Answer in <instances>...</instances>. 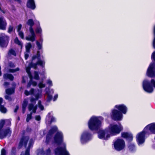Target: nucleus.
<instances>
[{
  "instance_id": "obj_64",
  "label": "nucleus",
  "mask_w": 155,
  "mask_h": 155,
  "mask_svg": "<svg viewBox=\"0 0 155 155\" xmlns=\"http://www.w3.org/2000/svg\"><path fill=\"white\" fill-rule=\"evenodd\" d=\"M1 67L0 66V71H1Z\"/></svg>"
},
{
  "instance_id": "obj_32",
  "label": "nucleus",
  "mask_w": 155,
  "mask_h": 155,
  "mask_svg": "<svg viewBox=\"0 0 155 155\" xmlns=\"http://www.w3.org/2000/svg\"><path fill=\"white\" fill-rule=\"evenodd\" d=\"M14 89L13 88L8 89L6 90L7 94L10 95L14 92Z\"/></svg>"
},
{
  "instance_id": "obj_56",
  "label": "nucleus",
  "mask_w": 155,
  "mask_h": 155,
  "mask_svg": "<svg viewBox=\"0 0 155 155\" xmlns=\"http://www.w3.org/2000/svg\"><path fill=\"white\" fill-rule=\"evenodd\" d=\"M9 66L11 67H15V65L13 63H11L9 64Z\"/></svg>"
},
{
  "instance_id": "obj_22",
  "label": "nucleus",
  "mask_w": 155,
  "mask_h": 155,
  "mask_svg": "<svg viewBox=\"0 0 155 155\" xmlns=\"http://www.w3.org/2000/svg\"><path fill=\"white\" fill-rule=\"evenodd\" d=\"M32 140H30L29 141L28 148L25 151V153L23 152H22L20 155H29V149L32 146Z\"/></svg>"
},
{
  "instance_id": "obj_54",
  "label": "nucleus",
  "mask_w": 155,
  "mask_h": 155,
  "mask_svg": "<svg viewBox=\"0 0 155 155\" xmlns=\"http://www.w3.org/2000/svg\"><path fill=\"white\" fill-rule=\"evenodd\" d=\"M152 57L155 61V52H153L152 54Z\"/></svg>"
},
{
  "instance_id": "obj_1",
  "label": "nucleus",
  "mask_w": 155,
  "mask_h": 155,
  "mask_svg": "<svg viewBox=\"0 0 155 155\" xmlns=\"http://www.w3.org/2000/svg\"><path fill=\"white\" fill-rule=\"evenodd\" d=\"M123 127L120 124H110L104 130H100L98 133L99 138L107 140L111 136H115L119 134L122 130Z\"/></svg>"
},
{
  "instance_id": "obj_10",
  "label": "nucleus",
  "mask_w": 155,
  "mask_h": 155,
  "mask_svg": "<svg viewBox=\"0 0 155 155\" xmlns=\"http://www.w3.org/2000/svg\"><path fill=\"white\" fill-rule=\"evenodd\" d=\"M111 117L115 120H120L122 119L123 115L121 112L115 108L112 110Z\"/></svg>"
},
{
  "instance_id": "obj_13",
  "label": "nucleus",
  "mask_w": 155,
  "mask_h": 155,
  "mask_svg": "<svg viewBox=\"0 0 155 155\" xmlns=\"http://www.w3.org/2000/svg\"><path fill=\"white\" fill-rule=\"evenodd\" d=\"M147 73L149 76L153 77L155 74V64L151 63L147 70Z\"/></svg>"
},
{
  "instance_id": "obj_59",
  "label": "nucleus",
  "mask_w": 155,
  "mask_h": 155,
  "mask_svg": "<svg viewBox=\"0 0 155 155\" xmlns=\"http://www.w3.org/2000/svg\"><path fill=\"white\" fill-rule=\"evenodd\" d=\"M40 40L41 42H42L43 41V39L42 38H41L40 39Z\"/></svg>"
},
{
  "instance_id": "obj_37",
  "label": "nucleus",
  "mask_w": 155,
  "mask_h": 155,
  "mask_svg": "<svg viewBox=\"0 0 155 155\" xmlns=\"http://www.w3.org/2000/svg\"><path fill=\"white\" fill-rule=\"evenodd\" d=\"M19 70V68H17L15 69H9L8 70V71L10 72L14 73Z\"/></svg>"
},
{
  "instance_id": "obj_21",
  "label": "nucleus",
  "mask_w": 155,
  "mask_h": 155,
  "mask_svg": "<svg viewBox=\"0 0 155 155\" xmlns=\"http://www.w3.org/2000/svg\"><path fill=\"white\" fill-rule=\"evenodd\" d=\"M27 6L32 9H34L35 8V5L34 0H28Z\"/></svg>"
},
{
  "instance_id": "obj_42",
  "label": "nucleus",
  "mask_w": 155,
  "mask_h": 155,
  "mask_svg": "<svg viewBox=\"0 0 155 155\" xmlns=\"http://www.w3.org/2000/svg\"><path fill=\"white\" fill-rule=\"evenodd\" d=\"M32 114V112L29 114H28L27 115V117L26 118V121L28 122L31 119V115Z\"/></svg>"
},
{
  "instance_id": "obj_45",
  "label": "nucleus",
  "mask_w": 155,
  "mask_h": 155,
  "mask_svg": "<svg viewBox=\"0 0 155 155\" xmlns=\"http://www.w3.org/2000/svg\"><path fill=\"white\" fill-rule=\"evenodd\" d=\"M13 27L12 26H10L8 29V32L10 33L12 32L13 30Z\"/></svg>"
},
{
  "instance_id": "obj_23",
  "label": "nucleus",
  "mask_w": 155,
  "mask_h": 155,
  "mask_svg": "<svg viewBox=\"0 0 155 155\" xmlns=\"http://www.w3.org/2000/svg\"><path fill=\"white\" fill-rule=\"evenodd\" d=\"M146 128L149 129L152 133L155 134V123H152L147 125Z\"/></svg>"
},
{
  "instance_id": "obj_53",
  "label": "nucleus",
  "mask_w": 155,
  "mask_h": 155,
  "mask_svg": "<svg viewBox=\"0 0 155 155\" xmlns=\"http://www.w3.org/2000/svg\"><path fill=\"white\" fill-rule=\"evenodd\" d=\"M154 33L155 35V38L153 42V46L155 48V26L154 28Z\"/></svg>"
},
{
  "instance_id": "obj_61",
  "label": "nucleus",
  "mask_w": 155,
  "mask_h": 155,
  "mask_svg": "<svg viewBox=\"0 0 155 155\" xmlns=\"http://www.w3.org/2000/svg\"><path fill=\"white\" fill-rule=\"evenodd\" d=\"M1 74H2V73H1V71H0V76L1 75Z\"/></svg>"
},
{
  "instance_id": "obj_5",
  "label": "nucleus",
  "mask_w": 155,
  "mask_h": 155,
  "mask_svg": "<svg viewBox=\"0 0 155 155\" xmlns=\"http://www.w3.org/2000/svg\"><path fill=\"white\" fill-rule=\"evenodd\" d=\"M5 123L8 124H11V121L9 120H2L0 121V139H1L7 136H10L11 134V131L9 128L2 130Z\"/></svg>"
},
{
  "instance_id": "obj_8",
  "label": "nucleus",
  "mask_w": 155,
  "mask_h": 155,
  "mask_svg": "<svg viewBox=\"0 0 155 155\" xmlns=\"http://www.w3.org/2000/svg\"><path fill=\"white\" fill-rule=\"evenodd\" d=\"M114 146L116 150L120 151L123 150L125 147L124 140L121 139H117L114 143Z\"/></svg>"
},
{
  "instance_id": "obj_33",
  "label": "nucleus",
  "mask_w": 155,
  "mask_h": 155,
  "mask_svg": "<svg viewBox=\"0 0 155 155\" xmlns=\"http://www.w3.org/2000/svg\"><path fill=\"white\" fill-rule=\"evenodd\" d=\"M34 78L35 80H38L39 79V77L38 72L35 71L34 73Z\"/></svg>"
},
{
  "instance_id": "obj_16",
  "label": "nucleus",
  "mask_w": 155,
  "mask_h": 155,
  "mask_svg": "<svg viewBox=\"0 0 155 155\" xmlns=\"http://www.w3.org/2000/svg\"><path fill=\"white\" fill-rule=\"evenodd\" d=\"M56 119L52 116L51 115V113H48L46 118V123L47 124H50L53 122L55 121Z\"/></svg>"
},
{
  "instance_id": "obj_38",
  "label": "nucleus",
  "mask_w": 155,
  "mask_h": 155,
  "mask_svg": "<svg viewBox=\"0 0 155 155\" xmlns=\"http://www.w3.org/2000/svg\"><path fill=\"white\" fill-rule=\"evenodd\" d=\"M38 86L40 88H44L45 87V84L43 83V82L42 81L41 82H40L38 84Z\"/></svg>"
},
{
  "instance_id": "obj_40",
  "label": "nucleus",
  "mask_w": 155,
  "mask_h": 155,
  "mask_svg": "<svg viewBox=\"0 0 155 155\" xmlns=\"http://www.w3.org/2000/svg\"><path fill=\"white\" fill-rule=\"evenodd\" d=\"M44 153L45 154V155H50L51 153V150L50 148H48Z\"/></svg>"
},
{
  "instance_id": "obj_43",
  "label": "nucleus",
  "mask_w": 155,
  "mask_h": 155,
  "mask_svg": "<svg viewBox=\"0 0 155 155\" xmlns=\"http://www.w3.org/2000/svg\"><path fill=\"white\" fill-rule=\"evenodd\" d=\"M18 34L22 39H24V33L22 31H19Z\"/></svg>"
},
{
  "instance_id": "obj_12",
  "label": "nucleus",
  "mask_w": 155,
  "mask_h": 155,
  "mask_svg": "<svg viewBox=\"0 0 155 155\" xmlns=\"http://www.w3.org/2000/svg\"><path fill=\"white\" fill-rule=\"evenodd\" d=\"M145 134V132L143 131L137 135L136 138L139 145L142 144L144 142Z\"/></svg>"
},
{
  "instance_id": "obj_2",
  "label": "nucleus",
  "mask_w": 155,
  "mask_h": 155,
  "mask_svg": "<svg viewBox=\"0 0 155 155\" xmlns=\"http://www.w3.org/2000/svg\"><path fill=\"white\" fill-rule=\"evenodd\" d=\"M54 142L59 146L55 150L56 155H70L66 150V144L63 142V135L61 131H58L54 138Z\"/></svg>"
},
{
  "instance_id": "obj_63",
  "label": "nucleus",
  "mask_w": 155,
  "mask_h": 155,
  "mask_svg": "<svg viewBox=\"0 0 155 155\" xmlns=\"http://www.w3.org/2000/svg\"><path fill=\"white\" fill-rule=\"evenodd\" d=\"M43 78H46V77H43Z\"/></svg>"
},
{
  "instance_id": "obj_48",
  "label": "nucleus",
  "mask_w": 155,
  "mask_h": 155,
  "mask_svg": "<svg viewBox=\"0 0 155 155\" xmlns=\"http://www.w3.org/2000/svg\"><path fill=\"white\" fill-rule=\"evenodd\" d=\"M5 98L6 99L8 100L9 101H10L11 100L10 97L8 95H5Z\"/></svg>"
},
{
  "instance_id": "obj_55",
  "label": "nucleus",
  "mask_w": 155,
  "mask_h": 155,
  "mask_svg": "<svg viewBox=\"0 0 155 155\" xmlns=\"http://www.w3.org/2000/svg\"><path fill=\"white\" fill-rule=\"evenodd\" d=\"M58 97V94H56L55 95V96L54 97V101H55L56 100V99Z\"/></svg>"
},
{
  "instance_id": "obj_20",
  "label": "nucleus",
  "mask_w": 155,
  "mask_h": 155,
  "mask_svg": "<svg viewBox=\"0 0 155 155\" xmlns=\"http://www.w3.org/2000/svg\"><path fill=\"white\" fill-rule=\"evenodd\" d=\"M121 135L123 137L126 138L129 141H131L133 140L132 135L130 133L123 132L121 133Z\"/></svg>"
},
{
  "instance_id": "obj_7",
  "label": "nucleus",
  "mask_w": 155,
  "mask_h": 155,
  "mask_svg": "<svg viewBox=\"0 0 155 155\" xmlns=\"http://www.w3.org/2000/svg\"><path fill=\"white\" fill-rule=\"evenodd\" d=\"M27 24L30 26L29 31L31 33V35H29L26 37V39L28 41H34L35 39L36 36L35 34L32 27L34 24V22L32 19H29L27 22Z\"/></svg>"
},
{
  "instance_id": "obj_57",
  "label": "nucleus",
  "mask_w": 155,
  "mask_h": 155,
  "mask_svg": "<svg viewBox=\"0 0 155 155\" xmlns=\"http://www.w3.org/2000/svg\"><path fill=\"white\" fill-rule=\"evenodd\" d=\"M18 106H16V108H15V110H14V112H16V111H17V110H18Z\"/></svg>"
},
{
  "instance_id": "obj_34",
  "label": "nucleus",
  "mask_w": 155,
  "mask_h": 155,
  "mask_svg": "<svg viewBox=\"0 0 155 155\" xmlns=\"http://www.w3.org/2000/svg\"><path fill=\"white\" fill-rule=\"evenodd\" d=\"M38 155H44L45 153L43 149L38 150L37 151Z\"/></svg>"
},
{
  "instance_id": "obj_39",
  "label": "nucleus",
  "mask_w": 155,
  "mask_h": 155,
  "mask_svg": "<svg viewBox=\"0 0 155 155\" xmlns=\"http://www.w3.org/2000/svg\"><path fill=\"white\" fill-rule=\"evenodd\" d=\"M38 105L39 108L41 110H43L44 109V107L41 104V101H39L38 103Z\"/></svg>"
},
{
  "instance_id": "obj_35",
  "label": "nucleus",
  "mask_w": 155,
  "mask_h": 155,
  "mask_svg": "<svg viewBox=\"0 0 155 155\" xmlns=\"http://www.w3.org/2000/svg\"><path fill=\"white\" fill-rule=\"evenodd\" d=\"M153 91L152 87L150 86H148L146 85V91L149 93H151Z\"/></svg>"
},
{
  "instance_id": "obj_9",
  "label": "nucleus",
  "mask_w": 155,
  "mask_h": 155,
  "mask_svg": "<svg viewBox=\"0 0 155 155\" xmlns=\"http://www.w3.org/2000/svg\"><path fill=\"white\" fill-rule=\"evenodd\" d=\"M91 138V135L88 131H84L81 134L80 141L81 143L84 144L90 140Z\"/></svg>"
},
{
  "instance_id": "obj_44",
  "label": "nucleus",
  "mask_w": 155,
  "mask_h": 155,
  "mask_svg": "<svg viewBox=\"0 0 155 155\" xmlns=\"http://www.w3.org/2000/svg\"><path fill=\"white\" fill-rule=\"evenodd\" d=\"M36 44L37 45L38 49H40L42 48V44H40V43L38 41H36Z\"/></svg>"
},
{
  "instance_id": "obj_29",
  "label": "nucleus",
  "mask_w": 155,
  "mask_h": 155,
  "mask_svg": "<svg viewBox=\"0 0 155 155\" xmlns=\"http://www.w3.org/2000/svg\"><path fill=\"white\" fill-rule=\"evenodd\" d=\"M14 42L15 43L17 44L19 46H21V48L22 47V42L20 41L18 38H16L14 39Z\"/></svg>"
},
{
  "instance_id": "obj_27",
  "label": "nucleus",
  "mask_w": 155,
  "mask_h": 155,
  "mask_svg": "<svg viewBox=\"0 0 155 155\" xmlns=\"http://www.w3.org/2000/svg\"><path fill=\"white\" fill-rule=\"evenodd\" d=\"M39 26L37 27L35 29V31L36 33L37 34H41L42 32V30L40 26V23L39 21H38Z\"/></svg>"
},
{
  "instance_id": "obj_46",
  "label": "nucleus",
  "mask_w": 155,
  "mask_h": 155,
  "mask_svg": "<svg viewBox=\"0 0 155 155\" xmlns=\"http://www.w3.org/2000/svg\"><path fill=\"white\" fill-rule=\"evenodd\" d=\"M21 27H22V25L21 24H20L18 26H17V31L18 32H19V31H20V30L21 28Z\"/></svg>"
},
{
  "instance_id": "obj_18",
  "label": "nucleus",
  "mask_w": 155,
  "mask_h": 155,
  "mask_svg": "<svg viewBox=\"0 0 155 155\" xmlns=\"http://www.w3.org/2000/svg\"><path fill=\"white\" fill-rule=\"evenodd\" d=\"M7 23L3 17H0V29L5 30L6 29Z\"/></svg>"
},
{
  "instance_id": "obj_50",
  "label": "nucleus",
  "mask_w": 155,
  "mask_h": 155,
  "mask_svg": "<svg viewBox=\"0 0 155 155\" xmlns=\"http://www.w3.org/2000/svg\"><path fill=\"white\" fill-rule=\"evenodd\" d=\"M35 118L36 120L39 121L41 119V117L40 116H36L35 117Z\"/></svg>"
},
{
  "instance_id": "obj_30",
  "label": "nucleus",
  "mask_w": 155,
  "mask_h": 155,
  "mask_svg": "<svg viewBox=\"0 0 155 155\" xmlns=\"http://www.w3.org/2000/svg\"><path fill=\"white\" fill-rule=\"evenodd\" d=\"M128 147L131 151H133L135 150V145L133 143H130L129 144Z\"/></svg>"
},
{
  "instance_id": "obj_28",
  "label": "nucleus",
  "mask_w": 155,
  "mask_h": 155,
  "mask_svg": "<svg viewBox=\"0 0 155 155\" xmlns=\"http://www.w3.org/2000/svg\"><path fill=\"white\" fill-rule=\"evenodd\" d=\"M34 90L33 89H31L29 91L26 90L25 91V94L26 96H28L30 95L34 94Z\"/></svg>"
},
{
  "instance_id": "obj_52",
  "label": "nucleus",
  "mask_w": 155,
  "mask_h": 155,
  "mask_svg": "<svg viewBox=\"0 0 155 155\" xmlns=\"http://www.w3.org/2000/svg\"><path fill=\"white\" fill-rule=\"evenodd\" d=\"M28 53L25 52V59H27L28 57Z\"/></svg>"
},
{
  "instance_id": "obj_6",
  "label": "nucleus",
  "mask_w": 155,
  "mask_h": 155,
  "mask_svg": "<svg viewBox=\"0 0 155 155\" xmlns=\"http://www.w3.org/2000/svg\"><path fill=\"white\" fill-rule=\"evenodd\" d=\"M35 97V98L31 97L30 99L31 103L29 104L28 108L29 111H31L32 113H35L37 109V105H35L36 103V101L38 100V98H40L41 96V93H38L34 95Z\"/></svg>"
},
{
  "instance_id": "obj_26",
  "label": "nucleus",
  "mask_w": 155,
  "mask_h": 155,
  "mask_svg": "<svg viewBox=\"0 0 155 155\" xmlns=\"http://www.w3.org/2000/svg\"><path fill=\"white\" fill-rule=\"evenodd\" d=\"M3 77L5 79H8L12 81L13 80L14 78L12 74H4Z\"/></svg>"
},
{
  "instance_id": "obj_14",
  "label": "nucleus",
  "mask_w": 155,
  "mask_h": 155,
  "mask_svg": "<svg viewBox=\"0 0 155 155\" xmlns=\"http://www.w3.org/2000/svg\"><path fill=\"white\" fill-rule=\"evenodd\" d=\"M114 108L118 109L122 114H124L126 113L127 110V107L124 104L116 105L115 106Z\"/></svg>"
},
{
  "instance_id": "obj_4",
  "label": "nucleus",
  "mask_w": 155,
  "mask_h": 155,
  "mask_svg": "<svg viewBox=\"0 0 155 155\" xmlns=\"http://www.w3.org/2000/svg\"><path fill=\"white\" fill-rule=\"evenodd\" d=\"M103 119L101 116H92L88 122L89 128L91 130H97L101 126Z\"/></svg>"
},
{
  "instance_id": "obj_36",
  "label": "nucleus",
  "mask_w": 155,
  "mask_h": 155,
  "mask_svg": "<svg viewBox=\"0 0 155 155\" xmlns=\"http://www.w3.org/2000/svg\"><path fill=\"white\" fill-rule=\"evenodd\" d=\"M12 55H13L14 56H16V53L15 51L14 50L12 49L10 50L8 53V55L10 56Z\"/></svg>"
},
{
  "instance_id": "obj_31",
  "label": "nucleus",
  "mask_w": 155,
  "mask_h": 155,
  "mask_svg": "<svg viewBox=\"0 0 155 155\" xmlns=\"http://www.w3.org/2000/svg\"><path fill=\"white\" fill-rule=\"evenodd\" d=\"M31 47V45L30 43H28L26 46V52L29 53L30 48Z\"/></svg>"
},
{
  "instance_id": "obj_24",
  "label": "nucleus",
  "mask_w": 155,
  "mask_h": 155,
  "mask_svg": "<svg viewBox=\"0 0 155 155\" xmlns=\"http://www.w3.org/2000/svg\"><path fill=\"white\" fill-rule=\"evenodd\" d=\"M28 102V100L26 99H25L23 101L22 104V112L23 113H24L25 112Z\"/></svg>"
},
{
  "instance_id": "obj_25",
  "label": "nucleus",
  "mask_w": 155,
  "mask_h": 155,
  "mask_svg": "<svg viewBox=\"0 0 155 155\" xmlns=\"http://www.w3.org/2000/svg\"><path fill=\"white\" fill-rule=\"evenodd\" d=\"M2 101V98L0 97V111L2 113H5L7 111L6 109L3 106L1 105Z\"/></svg>"
},
{
  "instance_id": "obj_11",
  "label": "nucleus",
  "mask_w": 155,
  "mask_h": 155,
  "mask_svg": "<svg viewBox=\"0 0 155 155\" xmlns=\"http://www.w3.org/2000/svg\"><path fill=\"white\" fill-rule=\"evenodd\" d=\"M9 38L4 34L0 36V46L2 47H6L8 43Z\"/></svg>"
},
{
  "instance_id": "obj_41",
  "label": "nucleus",
  "mask_w": 155,
  "mask_h": 155,
  "mask_svg": "<svg viewBox=\"0 0 155 155\" xmlns=\"http://www.w3.org/2000/svg\"><path fill=\"white\" fill-rule=\"evenodd\" d=\"M46 82L50 87H51L53 85L52 81L50 79L47 80Z\"/></svg>"
},
{
  "instance_id": "obj_3",
  "label": "nucleus",
  "mask_w": 155,
  "mask_h": 155,
  "mask_svg": "<svg viewBox=\"0 0 155 155\" xmlns=\"http://www.w3.org/2000/svg\"><path fill=\"white\" fill-rule=\"evenodd\" d=\"M36 58H38V60L36 63H31L30 64L29 66L27 67L26 68V71L28 73L30 79V81L27 86V88H29L31 85H32L33 86H36L37 84L36 82L33 81L32 80V76L30 72V67L33 68L34 69H35L37 68V65H39L43 67L45 64V62L44 61H41L40 60V54L39 51H38L36 56H34L32 57V60H34Z\"/></svg>"
},
{
  "instance_id": "obj_62",
  "label": "nucleus",
  "mask_w": 155,
  "mask_h": 155,
  "mask_svg": "<svg viewBox=\"0 0 155 155\" xmlns=\"http://www.w3.org/2000/svg\"><path fill=\"white\" fill-rule=\"evenodd\" d=\"M15 1L19 2L20 0H15Z\"/></svg>"
},
{
  "instance_id": "obj_51",
  "label": "nucleus",
  "mask_w": 155,
  "mask_h": 155,
  "mask_svg": "<svg viewBox=\"0 0 155 155\" xmlns=\"http://www.w3.org/2000/svg\"><path fill=\"white\" fill-rule=\"evenodd\" d=\"M27 78L26 77H23L22 78V83H25L26 82V79Z\"/></svg>"
},
{
  "instance_id": "obj_47",
  "label": "nucleus",
  "mask_w": 155,
  "mask_h": 155,
  "mask_svg": "<svg viewBox=\"0 0 155 155\" xmlns=\"http://www.w3.org/2000/svg\"><path fill=\"white\" fill-rule=\"evenodd\" d=\"M6 151L4 149H3L1 150V155H5Z\"/></svg>"
},
{
  "instance_id": "obj_58",
  "label": "nucleus",
  "mask_w": 155,
  "mask_h": 155,
  "mask_svg": "<svg viewBox=\"0 0 155 155\" xmlns=\"http://www.w3.org/2000/svg\"><path fill=\"white\" fill-rule=\"evenodd\" d=\"M9 83H8V82H5V85H8V84Z\"/></svg>"
},
{
  "instance_id": "obj_19",
  "label": "nucleus",
  "mask_w": 155,
  "mask_h": 155,
  "mask_svg": "<svg viewBox=\"0 0 155 155\" xmlns=\"http://www.w3.org/2000/svg\"><path fill=\"white\" fill-rule=\"evenodd\" d=\"M49 90L48 88H46L45 91H46V94L47 95V101H50L52 98V94L54 93V91L53 89L51 90L49 92Z\"/></svg>"
},
{
  "instance_id": "obj_17",
  "label": "nucleus",
  "mask_w": 155,
  "mask_h": 155,
  "mask_svg": "<svg viewBox=\"0 0 155 155\" xmlns=\"http://www.w3.org/2000/svg\"><path fill=\"white\" fill-rule=\"evenodd\" d=\"M28 140L29 137L28 136H23L22 137L19 143V147H21L23 146L26 147Z\"/></svg>"
},
{
  "instance_id": "obj_49",
  "label": "nucleus",
  "mask_w": 155,
  "mask_h": 155,
  "mask_svg": "<svg viewBox=\"0 0 155 155\" xmlns=\"http://www.w3.org/2000/svg\"><path fill=\"white\" fill-rule=\"evenodd\" d=\"M143 87L144 91H145V81L144 80L143 82Z\"/></svg>"
},
{
  "instance_id": "obj_60",
  "label": "nucleus",
  "mask_w": 155,
  "mask_h": 155,
  "mask_svg": "<svg viewBox=\"0 0 155 155\" xmlns=\"http://www.w3.org/2000/svg\"><path fill=\"white\" fill-rule=\"evenodd\" d=\"M42 74H43L44 75H45V74H46V73L45 72H43V73H42Z\"/></svg>"
},
{
  "instance_id": "obj_15",
  "label": "nucleus",
  "mask_w": 155,
  "mask_h": 155,
  "mask_svg": "<svg viewBox=\"0 0 155 155\" xmlns=\"http://www.w3.org/2000/svg\"><path fill=\"white\" fill-rule=\"evenodd\" d=\"M58 130V128L56 126H53L51 127L49 130L46 137V141L48 142L52 137V135L54 133Z\"/></svg>"
}]
</instances>
